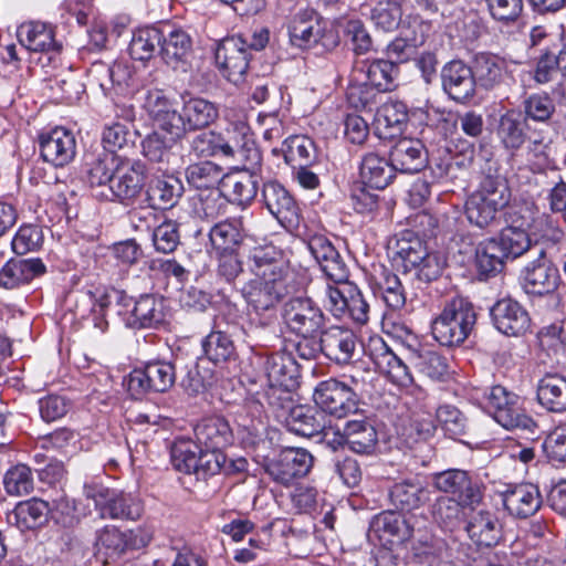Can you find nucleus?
<instances>
[{"label": "nucleus", "instance_id": "obj_31", "mask_svg": "<svg viewBox=\"0 0 566 566\" xmlns=\"http://www.w3.org/2000/svg\"><path fill=\"white\" fill-rule=\"evenodd\" d=\"M502 501L509 514L517 518L533 515L542 504L538 488L531 483L509 486L502 493Z\"/></svg>", "mask_w": 566, "mask_h": 566}, {"label": "nucleus", "instance_id": "obj_14", "mask_svg": "<svg viewBox=\"0 0 566 566\" xmlns=\"http://www.w3.org/2000/svg\"><path fill=\"white\" fill-rule=\"evenodd\" d=\"M143 106L155 127V130L142 143L143 154L151 161L163 163L168 159L171 147L182 136L172 132L170 122L147 94H145Z\"/></svg>", "mask_w": 566, "mask_h": 566}, {"label": "nucleus", "instance_id": "obj_16", "mask_svg": "<svg viewBox=\"0 0 566 566\" xmlns=\"http://www.w3.org/2000/svg\"><path fill=\"white\" fill-rule=\"evenodd\" d=\"M270 391L266 397L270 405H273V397L276 392H290L298 385V365L293 355L287 352H276L266 356L263 365Z\"/></svg>", "mask_w": 566, "mask_h": 566}, {"label": "nucleus", "instance_id": "obj_3", "mask_svg": "<svg viewBox=\"0 0 566 566\" xmlns=\"http://www.w3.org/2000/svg\"><path fill=\"white\" fill-rule=\"evenodd\" d=\"M146 94L165 114L170 122V128L175 134L182 137L188 130L202 129L211 125L219 115L218 107L210 101L202 97L190 96L184 98L181 113L178 111V103L169 98L164 91L155 88Z\"/></svg>", "mask_w": 566, "mask_h": 566}, {"label": "nucleus", "instance_id": "obj_2", "mask_svg": "<svg viewBox=\"0 0 566 566\" xmlns=\"http://www.w3.org/2000/svg\"><path fill=\"white\" fill-rule=\"evenodd\" d=\"M83 302L91 306L87 319L101 334L108 329L107 315L112 311L130 328H157L169 317L165 298L153 294L142 295L134 302L124 291L96 287L83 294Z\"/></svg>", "mask_w": 566, "mask_h": 566}, {"label": "nucleus", "instance_id": "obj_12", "mask_svg": "<svg viewBox=\"0 0 566 566\" xmlns=\"http://www.w3.org/2000/svg\"><path fill=\"white\" fill-rule=\"evenodd\" d=\"M367 353L379 374L391 385L406 391L413 388L415 380L410 368L381 337L370 338Z\"/></svg>", "mask_w": 566, "mask_h": 566}, {"label": "nucleus", "instance_id": "obj_50", "mask_svg": "<svg viewBox=\"0 0 566 566\" xmlns=\"http://www.w3.org/2000/svg\"><path fill=\"white\" fill-rule=\"evenodd\" d=\"M390 501L396 509L410 512L418 509L427 500V491L413 480L395 483L390 490Z\"/></svg>", "mask_w": 566, "mask_h": 566}, {"label": "nucleus", "instance_id": "obj_41", "mask_svg": "<svg viewBox=\"0 0 566 566\" xmlns=\"http://www.w3.org/2000/svg\"><path fill=\"white\" fill-rule=\"evenodd\" d=\"M247 235L242 218H229L216 223L209 239L216 252L237 251Z\"/></svg>", "mask_w": 566, "mask_h": 566}, {"label": "nucleus", "instance_id": "obj_36", "mask_svg": "<svg viewBox=\"0 0 566 566\" xmlns=\"http://www.w3.org/2000/svg\"><path fill=\"white\" fill-rule=\"evenodd\" d=\"M390 158L396 171L402 174L419 172L428 163L422 143L411 138L398 140L391 148Z\"/></svg>", "mask_w": 566, "mask_h": 566}, {"label": "nucleus", "instance_id": "obj_48", "mask_svg": "<svg viewBox=\"0 0 566 566\" xmlns=\"http://www.w3.org/2000/svg\"><path fill=\"white\" fill-rule=\"evenodd\" d=\"M164 32L156 27H145L133 33L129 55L137 61H148L159 53Z\"/></svg>", "mask_w": 566, "mask_h": 566}, {"label": "nucleus", "instance_id": "obj_42", "mask_svg": "<svg viewBox=\"0 0 566 566\" xmlns=\"http://www.w3.org/2000/svg\"><path fill=\"white\" fill-rule=\"evenodd\" d=\"M538 402L552 412L566 411V375L546 374L537 385Z\"/></svg>", "mask_w": 566, "mask_h": 566}, {"label": "nucleus", "instance_id": "obj_64", "mask_svg": "<svg viewBox=\"0 0 566 566\" xmlns=\"http://www.w3.org/2000/svg\"><path fill=\"white\" fill-rule=\"evenodd\" d=\"M43 243V233L40 227L23 224L14 234L11 247L15 254L23 255L36 251Z\"/></svg>", "mask_w": 566, "mask_h": 566}, {"label": "nucleus", "instance_id": "obj_52", "mask_svg": "<svg viewBox=\"0 0 566 566\" xmlns=\"http://www.w3.org/2000/svg\"><path fill=\"white\" fill-rule=\"evenodd\" d=\"M223 188L230 202L247 207L258 193V181L251 175L239 174L227 177Z\"/></svg>", "mask_w": 566, "mask_h": 566}, {"label": "nucleus", "instance_id": "obj_57", "mask_svg": "<svg viewBox=\"0 0 566 566\" xmlns=\"http://www.w3.org/2000/svg\"><path fill=\"white\" fill-rule=\"evenodd\" d=\"M223 177V170L212 161L192 164L186 169V179L197 189H209L219 184Z\"/></svg>", "mask_w": 566, "mask_h": 566}, {"label": "nucleus", "instance_id": "obj_37", "mask_svg": "<svg viewBox=\"0 0 566 566\" xmlns=\"http://www.w3.org/2000/svg\"><path fill=\"white\" fill-rule=\"evenodd\" d=\"M403 0H381L371 10V20L378 29L386 32L394 31L398 28H413L420 21L419 15L409 14L402 19Z\"/></svg>", "mask_w": 566, "mask_h": 566}, {"label": "nucleus", "instance_id": "obj_45", "mask_svg": "<svg viewBox=\"0 0 566 566\" xmlns=\"http://www.w3.org/2000/svg\"><path fill=\"white\" fill-rule=\"evenodd\" d=\"M375 120L385 138L395 137L407 124L408 107L401 101L389 99L377 109Z\"/></svg>", "mask_w": 566, "mask_h": 566}, {"label": "nucleus", "instance_id": "obj_23", "mask_svg": "<svg viewBox=\"0 0 566 566\" xmlns=\"http://www.w3.org/2000/svg\"><path fill=\"white\" fill-rule=\"evenodd\" d=\"M262 199L270 213L286 230L298 226V207L290 192L279 182L269 181L263 185Z\"/></svg>", "mask_w": 566, "mask_h": 566}, {"label": "nucleus", "instance_id": "obj_8", "mask_svg": "<svg viewBox=\"0 0 566 566\" xmlns=\"http://www.w3.org/2000/svg\"><path fill=\"white\" fill-rule=\"evenodd\" d=\"M83 493L93 501L102 518L137 520L142 515V503L130 493L109 489L95 480L84 483Z\"/></svg>", "mask_w": 566, "mask_h": 566}, {"label": "nucleus", "instance_id": "obj_18", "mask_svg": "<svg viewBox=\"0 0 566 566\" xmlns=\"http://www.w3.org/2000/svg\"><path fill=\"white\" fill-rule=\"evenodd\" d=\"M145 186V167L140 163H123L117 165L113 171L108 192L104 190L96 192L105 199L117 200L122 203L133 202L142 192Z\"/></svg>", "mask_w": 566, "mask_h": 566}, {"label": "nucleus", "instance_id": "obj_44", "mask_svg": "<svg viewBox=\"0 0 566 566\" xmlns=\"http://www.w3.org/2000/svg\"><path fill=\"white\" fill-rule=\"evenodd\" d=\"M184 186L180 179L169 175L155 178L147 188V201L154 209L174 207L181 197Z\"/></svg>", "mask_w": 566, "mask_h": 566}, {"label": "nucleus", "instance_id": "obj_60", "mask_svg": "<svg viewBox=\"0 0 566 566\" xmlns=\"http://www.w3.org/2000/svg\"><path fill=\"white\" fill-rule=\"evenodd\" d=\"M496 240L503 249L506 258L513 259L521 256L527 251L532 253V248L535 245V243H532L528 232L510 226L501 231Z\"/></svg>", "mask_w": 566, "mask_h": 566}, {"label": "nucleus", "instance_id": "obj_28", "mask_svg": "<svg viewBox=\"0 0 566 566\" xmlns=\"http://www.w3.org/2000/svg\"><path fill=\"white\" fill-rule=\"evenodd\" d=\"M45 272L46 266L39 258H11L0 268V289L18 290Z\"/></svg>", "mask_w": 566, "mask_h": 566}, {"label": "nucleus", "instance_id": "obj_4", "mask_svg": "<svg viewBox=\"0 0 566 566\" xmlns=\"http://www.w3.org/2000/svg\"><path fill=\"white\" fill-rule=\"evenodd\" d=\"M394 263L405 272L416 271L423 281L436 280L442 272L444 260L430 253L422 240L411 231H405L389 244Z\"/></svg>", "mask_w": 566, "mask_h": 566}, {"label": "nucleus", "instance_id": "obj_58", "mask_svg": "<svg viewBox=\"0 0 566 566\" xmlns=\"http://www.w3.org/2000/svg\"><path fill=\"white\" fill-rule=\"evenodd\" d=\"M49 87L55 99L67 104L77 102L85 92L84 85L71 71L50 78Z\"/></svg>", "mask_w": 566, "mask_h": 566}, {"label": "nucleus", "instance_id": "obj_21", "mask_svg": "<svg viewBox=\"0 0 566 566\" xmlns=\"http://www.w3.org/2000/svg\"><path fill=\"white\" fill-rule=\"evenodd\" d=\"M19 43L31 52L48 55L49 61H55L62 44L55 39V29L51 23L29 21L17 29Z\"/></svg>", "mask_w": 566, "mask_h": 566}, {"label": "nucleus", "instance_id": "obj_27", "mask_svg": "<svg viewBox=\"0 0 566 566\" xmlns=\"http://www.w3.org/2000/svg\"><path fill=\"white\" fill-rule=\"evenodd\" d=\"M409 521L395 512H382L375 516L369 526V537H377L384 546L405 543L412 536Z\"/></svg>", "mask_w": 566, "mask_h": 566}, {"label": "nucleus", "instance_id": "obj_7", "mask_svg": "<svg viewBox=\"0 0 566 566\" xmlns=\"http://www.w3.org/2000/svg\"><path fill=\"white\" fill-rule=\"evenodd\" d=\"M482 403L503 428L535 433L537 429L536 422L521 407V398L506 388L493 386L485 389Z\"/></svg>", "mask_w": 566, "mask_h": 566}, {"label": "nucleus", "instance_id": "obj_54", "mask_svg": "<svg viewBox=\"0 0 566 566\" xmlns=\"http://www.w3.org/2000/svg\"><path fill=\"white\" fill-rule=\"evenodd\" d=\"M48 504L38 499H31L20 502L13 510V518L17 526L21 530H32L46 522Z\"/></svg>", "mask_w": 566, "mask_h": 566}, {"label": "nucleus", "instance_id": "obj_63", "mask_svg": "<svg viewBox=\"0 0 566 566\" xmlns=\"http://www.w3.org/2000/svg\"><path fill=\"white\" fill-rule=\"evenodd\" d=\"M436 419L443 432L450 438L454 439L465 432L467 419L454 406H440L437 409Z\"/></svg>", "mask_w": 566, "mask_h": 566}, {"label": "nucleus", "instance_id": "obj_1", "mask_svg": "<svg viewBox=\"0 0 566 566\" xmlns=\"http://www.w3.org/2000/svg\"><path fill=\"white\" fill-rule=\"evenodd\" d=\"M253 277L241 287L250 313L263 315L259 325H269L276 306L294 291V276L283 251L274 245L254 248L248 259Z\"/></svg>", "mask_w": 566, "mask_h": 566}, {"label": "nucleus", "instance_id": "obj_34", "mask_svg": "<svg viewBox=\"0 0 566 566\" xmlns=\"http://www.w3.org/2000/svg\"><path fill=\"white\" fill-rule=\"evenodd\" d=\"M396 169L391 158L377 151H368L363 155L359 165V177L364 186L376 190L385 189L394 179Z\"/></svg>", "mask_w": 566, "mask_h": 566}, {"label": "nucleus", "instance_id": "obj_51", "mask_svg": "<svg viewBox=\"0 0 566 566\" xmlns=\"http://www.w3.org/2000/svg\"><path fill=\"white\" fill-rule=\"evenodd\" d=\"M191 46V38L185 30L171 28L164 33L159 53L167 64H176L189 54Z\"/></svg>", "mask_w": 566, "mask_h": 566}, {"label": "nucleus", "instance_id": "obj_30", "mask_svg": "<svg viewBox=\"0 0 566 566\" xmlns=\"http://www.w3.org/2000/svg\"><path fill=\"white\" fill-rule=\"evenodd\" d=\"M307 247L327 280L334 283L348 277L347 265L326 237L313 235Z\"/></svg>", "mask_w": 566, "mask_h": 566}, {"label": "nucleus", "instance_id": "obj_59", "mask_svg": "<svg viewBox=\"0 0 566 566\" xmlns=\"http://www.w3.org/2000/svg\"><path fill=\"white\" fill-rule=\"evenodd\" d=\"M199 448L195 440H177L171 448V463L175 469L188 474L198 472Z\"/></svg>", "mask_w": 566, "mask_h": 566}, {"label": "nucleus", "instance_id": "obj_9", "mask_svg": "<svg viewBox=\"0 0 566 566\" xmlns=\"http://www.w3.org/2000/svg\"><path fill=\"white\" fill-rule=\"evenodd\" d=\"M286 29L291 45L298 49L322 45V48L331 50L338 43L334 31L328 30L327 23L322 21L315 10L311 8H303L295 12L287 20Z\"/></svg>", "mask_w": 566, "mask_h": 566}, {"label": "nucleus", "instance_id": "obj_19", "mask_svg": "<svg viewBox=\"0 0 566 566\" xmlns=\"http://www.w3.org/2000/svg\"><path fill=\"white\" fill-rule=\"evenodd\" d=\"M216 63L227 80L235 85L243 81L249 66L248 42L240 36L223 39L216 50Z\"/></svg>", "mask_w": 566, "mask_h": 566}, {"label": "nucleus", "instance_id": "obj_62", "mask_svg": "<svg viewBox=\"0 0 566 566\" xmlns=\"http://www.w3.org/2000/svg\"><path fill=\"white\" fill-rule=\"evenodd\" d=\"M4 489L10 495H27L33 490L31 469L25 464H17L4 475Z\"/></svg>", "mask_w": 566, "mask_h": 566}, {"label": "nucleus", "instance_id": "obj_40", "mask_svg": "<svg viewBox=\"0 0 566 566\" xmlns=\"http://www.w3.org/2000/svg\"><path fill=\"white\" fill-rule=\"evenodd\" d=\"M430 29L429 22L420 21L413 28L400 30V36L387 46L388 56L396 63L406 62L415 53L416 48L424 43Z\"/></svg>", "mask_w": 566, "mask_h": 566}, {"label": "nucleus", "instance_id": "obj_24", "mask_svg": "<svg viewBox=\"0 0 566 566\" xmlns=\"http://www.w3.org/2000/svg\"><path fill=\"white\" fill-rule=\"evenodd\" d=\"M395 62L386 60H357L354 63L350 81L358 87H375L380 92L394 86Z\"/></svg>", "mask_w": 566, "mask_h": 566}, {"label": "nucleus", "instance_id": "obj_49", "mask_svg": "<svg viewBox=\"0 0 566 566\" xmlns=\"http://www.w3.org/2000/svg\"><path fill=\"white\" fill-rule=\"evenodd\" d=\"M371 290L374 295L381 298L391 310H400L406 303L405 289L399 277L387 270H382L380 276L373 283Z\"/></svg>", "mask_w": 566, "mask_h": 566}, {"label": "nucleus", "instance_id": "obj_22", "mask_svg": "<svg viewBox=\"0 0 566 566\" xmlns=\"http://www.w3.org/2000/svg\"><path fill=\"white\" fill-rule=\"evenodd\" d=\"M433 484L437 490L449 493L463 503L474 505L482 500V490L476 481H473L467 471L450 469L433 475Z\"/></svg>", "mask_w": 566, "mask_h": 566}, {"label": "nucleus", "instance_id": "obj_61", "mask_svg": "<svg viewBox=\"0 0 566 566\" xmlns=\"http://www.w3.org/2000/svg\"><path fill=\"white\" fill-rule=\"evenodd\" d=\"M285 160L301 165H311L316 160V146L307 136L296 135L285 140Z\"/></svg>", "mask_w": 566, "mask_h": 566}, {"label": "nucleus", "instance_id": "obj_13", "mask_svg": "<svg viewBox=\"0 0 566 566\" xmlns=\"http://www.w3.org/2000/svg\"><path fill=\"white\" fill-rule=\"evenodd\" d=\"M176 380V370L172 363L161 359L150 360L143 368L134 369L124 380V384L135 399L148 391L165 392Z\"/></svg>", "mask_w": 566, "mask_h": 566}, {"label": "nucleus", "instance_id": "obj_25", "mask_svg": "<svg viewBox=\"0 0 566 566\" xmlns=\"http://www.w3.org/2000/svg\"><path fill=\"white\" fill-rule=\"evenodd\" d=\"M357 346L356 334L347 327L334 325L321 333V352L338 365L349 364L357 352Z\"/></svg>", "mask_w": 566, "mask_h": 566}, {"label": "nucleus", "instance_id": "obj_43", "mask_svg": "<svg viewBox=\"0 0 566 566\" xmlns=\"http://www.w3.org/2000/svg\"><path fill=\"white\" fill-rule=\"evenodd\" d=\"M467 532L478 546L491 547L501 538V525L497 517L489 511H479L470 517Z\"/></svg>", "mask_w": 566, "mask_h": 566}, {"label": "nucleus", "instance_id": "obj_15", "mask_svg": "<svg viewBox=\"0 0 566 566\" xmlns=\"http://www.w3.org/2000/svg\"><path fill=\"white\" fill-rule=\"evenodd\" d=\"M535 256L522 271L521 283L524 291L531 295H546L553 293L559 284L557 268L547 258L542 243L535 242L532 248Z\"/></svg>", "mask_w": 566, "mask_h": 566}, {"label": "nucleus", "instance_id": "obj_33", "mask_svg": "<svg viewBox=\"0 0 566 566\" xmlns=\"http://www.w3.org/2000/svg\"><path fill=\"white\" fill-rule=\"evenodd\" d=\"M491 316L497 331L505 335L523 333L530 322L527 312L512 298L497 301L491 308Z\"/></svg>", "mask_w": 566, "mask_h": 566}, {"label": "nucleus", "instance_id": "obj_26", "mask_svg": "<svg viewBox=\"0 0 566 566\" xmlns=\"http://www.w3.org/2000/svg\"><path fill=\"white\" fill-rule=\"evenodd\" d=\"M40 154L44 161L54 167L70 164L76 154V140L70 130L63 127L44 133L39 139Z\"/></svg>", "mask_w": 566, "mask_h": 566}, {"label": "nucleus", "instance_id": "obj_46", "mask_svg": "<svg viewBox=\"0 0 566 566\" xmlns=\"http://www.w3.org/2000/svg\"><path fill=\"white\" fill-rule=\"evenodd\" d=\"M507 62L497 55L482 53L474 61L475 83L490 90L500 84L507 72Z\"/></svg>", "mask_w": 566, "mask_h": 566}, {"label": "nucleus", "instance_id": "obj_56", "mask_svg": "<svg viewBox=\"0 0 566 566\" xmlns=\"http://www.w3.org/2000/svg\"><path fill=\"white\" fill-rule=\"evenodd\" d=\"M205 356L212 363L229 360L234 355V344L224 332L212 331L201 342Z\"/></svg>", "mask_w": 566, "mask_h": 566}, {"label": "nucleus", "instance_id": "obj_29", "mask_svg": "<svg viewBox=\"0 0 566 566\" xmlns=\"http://www.w3.org/2000/svg\"><path fill=\"white\" fill-rule=\"evenodd\" d=\"M444 92L454 101L465 103L475 93V77L473 70L461 61H451L441 72Z\"/></svg>", "mask_w": 566, "mask_h": 566}, {"label": "nucleus", "instance_id": "obj_11", "mask_svg": "<svg viewBox=\"0 0 566 566\" xmlns=\"http://www.w3.org/2000/svg\"><path fill=\"white\" fill-rule=\"evenodd\" d=\"M282 318L291 333L306 340L321 334L325 325L322 308L308 296L291 297L283 306Z\"/></svg>", "mask_w": 566, "mask_h": 566}, {"label": "nucleus", "instance_id": "obj_47", "mask_svg": "<svg viewBox=\"0 0 566 566\" xmlns=\"http://www.w3.org/2000/svg\"><path fill=\"white\" fill-rule=\"evenodd\" d=\"M127 547V534L115 526H105L97 534L96 554L105 565L115 563Z\"/></svg>", "mask_w": 566, "mask_h": 566}, {"label": "nucleus", "instance_id": "obj_38", "mask_svg": "<svg viewBox=\"0 0 566 566\" xmlns=\"http://www.w3.org/2000/svg\"><path fill=\"white\" fill-rule=\"evenodd\" d=\"M337 444H347L358 454L371 453L377 444V432L365 419H354L345 423L343 433L336 440Z\"/></svg>", "mask_w": 566, "mask_h": 566}, {"label": "nucleus", "instance_id": "obj_39", "mask_svg": "<svg viewBox=\"0 0 566 566\" xmlns=\"http://www.w3.org/2000/svg\"><path fill=\"white\" fill-rule=\"evenodd\" d=\"M286 426L290 431L303 437L323 433L326 438L328 434L324 413L313 407L296 406L292 408L286 417Z\"/></svg>", "mask_w": 566, "mask_h": 566}, {"label": "nucleus", "instance_id": "obj_35", "mask_svg": "<svg viewBox=\"0 0 566 566\" xmlns=\"http://www.w3.org/2000/svg\"><path fill=\"white\" fill-rule=\"evenodd\" d=\"M197 446L207 450H223L232 443L233 434L229 422L221 417L199 421L193 428Z\"/></svg>", "mask_w": 566, "mask_h": 566}, {"label": "nucleus", "instance_id": "obj_5", "mask_svg": "<svg viewBox=\"0 0 566 566\" xmlns=\"http://www.w3.org/2000/svg\"><path fill=\"white\" fill-rule=\"evenodd\" d=\"M511 200L507 182L501 177L486 176L482 179L465 201V217L468 221L485 229L495 223L497 213Z\"/></svg>", "mask_w": 566, "mask_h": 566}, {"label": "nucleus", "instance_id": "obj_32", "mask_svg": "<svg viewBox=\"0 0 566 566\" xmlns=\"http://www.w3.org/2000/svg\"><path fill=\"white\" fill-rule=\"evenodd\" d=\"M222 136L224 157H241L253 161L259 160V151L253 139V134L245 120L239 119L231 122Z\"/></svg>", "mask_w": 566, "mask_h": 566}, {"label": "nucleus", "instance_id": "obj_6", "mask_svg": "<svg viewBox=\"0 0 566 566\" xmlns=\"http://www.w3.org/2000/svg\"><path fill=\"white\" fill-rule=\"evenodd\" d=\"M475 322L473 305L463 297H454L432 321L431 333L440 345L458 346L469 337Z\"/></svg>", "mask_w": 566, "mask_h": 566}, {"label": "nucleus", "instance_id": "obj_53", "mask_svg": "<svg viewBox=\"0 0 566 566\" xmlns=\"http://www.w3.org/2000/svg\"><path fill=\"white\" fill-rule=\"evenodd\" d=\"M524 122L521 115L515 111H509L501 116L497 136L503 146L512 151H516L525 142Z\"/></svg>", "mask_w": 566, "mask_h": 566}, {"label": "nucleus", "instance_id": "obj_20", "mask_svg": "<svg viewBox=\"0 0 566 566\" xmlns=\"http://www.w3.org/2000/svg\"><path fill=\"white\" fill-rule=\"evenodd\" d=\"M313 465L312 454L302 448H287L271 460L265 470L273 480L289 485L295 479L305 476Z\"/></svg>", "mask_w": 566, "mask_h": 566}, {"label": "nucleus", "instance_id": "obj_55", "mask_svg": "<svg viewBox=\"0 0 566 566\" xmlns=\"http://www.w3.org/2000/svg\"><path fill=\"white\" fill-rule=\"evenodd\" d=\"M507 259L496 238L482 241L475 250L479 271L485 275L500 272Z\"/></svg>", "mask_w": 566, "mask_h": 566}, {"label": "nucleus", "instance_id": "obj_17", "mask_svg": "<svg viewBox=\"0 0 566 566\" xmlns=\"http://www.w3.org/2000/svg\"><path fill=\"white\" fill-rule=\"evenodd\" d=\"M313 398L322 412L337 418L347 417L358 409V396L347 388L345 381L334 378L321 381L314 390Z\"/></svg>", "mask_w": 566, "mask_h": 566}, {"label": "nucleus", "instance_id": "obj_10", "mask_svg": "<svg viewBox=\"0 0 566 566\" xmlns=\"http://www.w3.org/2000/svg\"><path fill=\"white\" fill-rule=\"evenodd\" d=\"M326 307L337 318L348 317L359 325L369 318V304L356 284L347 279L327 283L325 287Z\"/></svg>", "mask_w": 566, "mask_h": 566}]
</instances>
